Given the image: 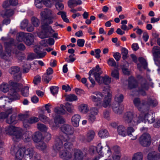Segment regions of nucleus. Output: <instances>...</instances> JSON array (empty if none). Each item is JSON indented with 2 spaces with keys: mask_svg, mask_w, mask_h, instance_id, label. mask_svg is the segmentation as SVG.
Wrapping results in <instances>:
<instances>
[{
  "mask_svg": "<svg viewBox=\"0 0 160 160\" xmlns=\"http://www.w3.org/2000/svg\"><path fill=\"white\" fill-rule=\"evenodd\" d=\"M151 138L150 135L147 133H144L140 137L139 142L143 147L149 146L151 143Z\"/></svg>",
  "mask_w": 160,
  "mask_h": 160,
  "instance_id": "obj_11",
  "label": "nucleus"
},
{
  "mask_svg": "<svg viewBox=\"0 0 160 160\" xmlns=\"http://www.w3.org/2000/svg\"><path fill=\"white\" fill-rule=\"evenodd\" d=\"M93 93L95 95L90 96V99L94 103L95 106L100 108L102 107L106 108L109 106L112 95L109 86H107L103 90V93L96 92Z\"/></svg>",
  "mask_w": 160,
  "mask_h": 160,
  "instance_id": "obj_3",
  "label": "nucleus"
},
{
  "mask_svg": "<svg viewBox=\"0 0 160 160\" xmlns=\"http://www.w3.org/2000/svg\"><path fill=\"white\" fill-rule=\"evenodd\" d=\"M148 110V108L138 115L132 112H127L123 116V120L125 123L132 126L137 125L141 121H144L145 123H152L155 121L154 117L151 112L148 111V113H146Z\"/></svg>",
  "mask_w": 160,
  "mask_h": 160,
  "instance_id": "obj_2",
  "label": "nucleus"
},
{
  "mask_svg": "<svg viewBox=\"0 0 160 160\" xmlns=\"http://www.w3.org/2000/svg\"><path fill=\"white\" fill-rule=\"evenodd\" d=\"M126 130L127 135H128L130 137H132V133L135 131L134 128L131 126H129L127 128Z\"/></svg>",
  "mask_w": 160,
  "mask_h": 160,
  "instance_id": "obj_47",
  "label": "nucleus"
},
{
  "mask_svg": "<svg viewBox=\"0 0 160 160\" xmlns=\"http://www.w3.org/2000/svg\"><path fill=\"white\" fill-rule=\"evenodd\" d=\"M73 157L72 160H83L84 156L83 152L80 150L75 149L73 151Z\"/></svg>",
  "mask_w": 160,
  "mask_h": 160,
  "instance_id": "obj_15",
  "label": "nucleus"
},
{
  "mask_svg": "<svg viewBox=\"0 0 160 160\" xmlns=\"http://www.w3.org/2000/svg\"><path fill=\"white\" fill-rule=\"evenodd\" d=\"M35 4L37 8H41L44 4L43 0H35Z\"/></svg>",
  "mask_w": 160,
  "mask_h": 160,
  "instance_id": "obj_58",
  "label": "nucleus"
},
{
  "mask_svg": "<svg viewBox=\"0 0 160 160\" xmlns=\"http://www.w3.org/2000/svg\"><path fill=\"white\" fill-rule=\"evenodd\" d=\"M60 129L65 135L55 136L52 149L55 152L59 153L61 158L69 160L72 157L70 149L72 145V142L74 139V137L72 135L73 129L68 124H64L60 128Z\"/></svg>",
  "mask_w": 160,
  "mask_h": 160,
  "instance_id": "obj_1",
  "label": "nucleus"
},
{
  "mask_svg": "<svg viewBox=\"0 0 160 160\" xmlns=\"http://www.w3.org/2000/svg\"><path fill=\"white\" fill-rule=\"evenodd\" d=\"M85 40L82 39H79L77 41V45L79 47H83L84 44Z\"/></svg>",
  "mask_w": 160,
  "mask_h": 160,
  "instance_id": "obj_63",
  "label": "nucleus"
},
{
  "mask_svg": "<svg viewBox=\"0 0 160 160\" xmlns=\"http://www.w3.org/2000/svg\"><path fill=\"white\" fill-rule=\"evenodd\" d=\"M39 49V47H38L34 49V52L37 54V56H34V55L33 53H31V59H33L36 58H41L44 57L46 54V52H40L38 50Z\"/></svg>",
  "mask_w": 160,
  "mask_h": 160,
  "instance_id": "obj_13",
  "label": "nucleus"
},
{
  "mask_svg": "<svg viewBox=\"0 0 160 160\" xmlns=\"http://www.w3.org/2000/svg\"><path fill=\"white\" fill-rule=\"evenodd\" d=\"M18 119L23 122L24 127L27 129L30 128V117L29 111H26L24 114H20L18 115Z\"/></svg>",
  "mask_w": 160,
  "mask_h": 160,
  "instance_id": "obj_9",
  "label": "nucleus"
},
{
  "mask_svg": "<svg viewBox=\"0 0 160 160\" xmlns=\"http://www.w3.org/2000/svg\"><path fill=\"white\" fill-rule=\"evenodd\" d=\"M29 21L28 20L24 19L21 22L20 24V28L22 29H25L28 26Z\"/></svg>",
  "mask_w": 160,
  "mask_h": 160,
  "instance_id": "obj_54",
  "label": "nucleus"
},
{
  "mask_svg": "<svg viewBox=\"0 0 160 160\" xmlns=\"http://www.w3.org/2000/svg\"><path fill=\"white\" fill-rule=\"evenodd\" d=\"M60 0H43L44 4L48 7H51L55 2L59 1Z\"/></svg>",
  "mask_w": 160,
  "mask_h": 160,
  "instance_id": "obj_41",
  "label": "nucleus"
},
{
  "mask_svg": "<svg viewBox=\"0 0 160 160\" xmlns=\"http://www.w3.org/2000/svg\"><path fill=\"white\" fill-rule=\"evenodd\" d=\"M95 135V132L93 130H90L87 132L85 137L83 135H81L79 137V139L83 142H89L94 139Z\"/></svg>",
  "mask_w": 160,
  "mask_h": 160,
  "instance_id": "obj_12",
  "label": "nucleus"
},
{
  "mask_svg": "<svg viewBox=\"0 0 160 160\" xmlns=\"http://www.w3.org/2000/svg\"><path fill=\"white\" fill-rule=\"evenodd\" d=\"M138 61L143 66L144 68L146 69L148 64L146 59L142 57H140L138 58Z\"/></svg>",
  "mask_w": 160,
  "mask_h": 160,
  "instance_id": "obj_55",
  "label": "nucleus"
},
{
  "mask_svg": "<svg viewBox=\"0 0 160 160\" xmlns=\"http://www.w3.org/2000/svg\"><path fill=\"white\" fill-rule=\"evenodd\" d=\"M87 119L90 123H93L96 120L95 115L90 114L87 115Z\"/></svg>",
  "mask_w": 160,
  "mask_h": 160,
  "instance_id": "obj_56",
  "label": "nucleus"
},
{
  "mask_svg": "<svg viewBox=\"0 0 160 160\" xmlns=\"http://www.w3.org/2000/svg\"><path fill=\"white\" fill-rule=\"evenodd\" d=\"M33 141L36 142H38L41 141L42 138V134L40 132L36 133L32 138Z\"/></svg>",
  "mask_w": 160,
  "mask_h": 160,
  "instance_id": "obj_34",
  "label": "nucleus"
},
{
  "mask_svg": "<svg viewBox=\"0 0 160 160\" xmlns=\"http://www.w3.org/2000/svg\"><path fill=\"white\" fill-rule=\"evenodd\" d=\"M52 14V11L48 9H45L41 12L42 18L44 19H47Z\"/></svg>",
  "mask_w": 160,
  "mask_h": 160,
  "instance_id": "obj_20",
  "label": "nucleus"
},
{
  "mask_svg": "<svg viewBox=\"0 0 160 160\" xmlns=\"http://www.w3.org/2000/svg\"><path fill=\"white\" fill-rule=\"evenodd\" d=\"M66 99L67 101L72 102L77 100L78 98L76 95L72 94L67 95L66 96Z\"/></svg>",
  "mask_w": 160,
  "mask_h": 160,
  "instance_id": "obj_43",
  "label": "nucleus"
},
{
  "mask_svg": "<svg viewBox=\"0 0 160 160\" xmlns=\"http://www.w3.org/2000/svg\"><path fill=\"white\" fill-rule=\"evenodd\" d=\"M79 111L83 114H86L89 111V108L87 104L82 103L80 104L78 108Z\"/></svg>",
  "mask_w": 160,
  "mask_h": 160,
  "instance_id": "obj_19",
  "label": "nucleus"
},
{
  "mask_svg": "<svg viewBox=\"0 0 160 160\" xmlns=\"http://www.w3.org/2000/svg\"><path fill=\"white\" fill-rule=\"evenodd\" d=\"M154 56L156 58H160V48L156 46H154L152 50Z\"/></svg>",
  "mask_w": 160,
  "mask_h": 160,
  "instance_id": "obj_31",
  "label": "nucleus"
},
{
  "mask_svg": "<svg viewBox=\"0 0 160 160\" xmlns=\"http://www.w3.org/2000/svg\"><path fill=\"white\" fill-rule=\"evenodd\" d=\"M9 86L8 84L3 82L0 85V89L1 91L6 92L9 91Z\"/></svg>",
  "mask_w": 160,
  "mask_h": 160,
  "instance_id": "obj_35",
  "label": "nucleus"
},
{
  "mask_svg": "<svg viewBox=\"0 0 160 160\" xmlns=\"http://www.w3.org/2000/svg\"><path fill=\"white\" fill-rule=\"evenodd\" d=\"M31 23L34 27H38L39 25V20L35 17H33L31 19Z\"/></svg>",
  "mask_w": 160,
  "mask_h": 160,
  "instance_id": "obj_57",
  "label": "nucleus"
},
{
  "mask_svg": "<svg viewBox=\"0 0 160 160\" xmlns=\"http://www.w3.org/2000/svg\"><path fill=\"white\" fill-rule=\"evenodd\" d=\"M99 136L102 138H108L109 136V134L108 130L106 129L100 130L98 132Z\"/></svg>",
  "mask_w": 160,
  "mask_h": 160,
  "instance_id": "obj_26",
  "label": "nucleus"
},
{
  "mask_svg": "<svg viewBox=\"0 0 160 160\" xmlns=\"http://www.w3.org/2000/svg\"><path fill=\"white\" fill-rule=\"evenodd\" d=\"M41 27L43 31L39 35V37L41 38H48L49 36V34H51L54 32L51 26L47 25H42Z\"/></svg>",
  "mask_w": 160,
  "mask_h": 160,
  "instance_id": "obj_10",
  "label": "nucleus"
},
{
  "mask_svg": "<svg viewBox=\"0 0 160 160\" xmlns=\"http://www.w3.org/2000/svg\"><path fill=\"white\" fill-rule=\"evenodd\" d=\"M14 14V11L12 9H8L6 10H3L0 12V15L4 18L6 17H7L12 16Z\"/></svg>",
  "mask_w": 160,
  "mask_h": 160,
  "instance_id": "obj_21",
  "label": "nucleus"
},
{
  "mask_svg": "<svg viewBox=\"0 0 160 160\" xmlns=\"http://www.w3.org/2000/svg\"><path fill=\"white\" fill-rule=\"evenodd\" d=\"M58 1H57V2L56 4V7L57 9L59 10H62L64 8V7L63 5L61 2H58Z\"/></svg>",
  "mask_w": 160,
  "mask_h": 160,
  "instance_id": "obj_64",
  "label": "nucleus"
},
{
  "mask_svg": "<svg viewBox=\"0 0 160 160\" xmlns=\"http://www.w3.org/2000/svg\"><path fill=\"white\" fill-rule=\"evenodd\" d=\"M37 127L38 129L42 132H46L48 129V128L46 125L40 123L37 124Z\"/></svg>",
  "mask_w": 160,
  "mask_h": 160,
  "instance_id": "obj_40",
  "label": "nucleus"
},
{
  "mask_svg": "<svg viewBox=\"0 0 160 160\" xmlns=\"http://www.w3.org/2000/svg\"><path fill=\"white\" fill-rule=\"evenodd\" d=\"M92 70H92H91L89 72V79L90 80V81L92 83V85H93L92 87H93L95 84V82L94 80L91 77V76L92 75H92L93 73V72Z\"/></svg>",
  "mask_w": 160,
  "mask_h": 160,
  "instance_id": "obj_62",
  "label": "nucleus"
},
{
  "mask_svg": "<svg viewBox=\"0 0 160 160\" xmlns=\"http://www.w3.org/2000/svg\"><path fill=\"white\" fill-rule=\"evenodd\" d=\"M96 151L98 154L101 156V157H102L104 156V153L102 151L103 147L101 143H99L96 147Z\"/></svg>",
  "mask_w": 160,
  "mask_h": 160,
  "instance_id": "obj_42",
  "label": "nucleus"
},
{
  "mask_svg": "<svg viewBox=\"0 0 160 160\" xmlns=\"http://www.w3.org/2000/svg\"><path fill=\"white\" fill-rule=\"evenodd\" d=\"M50 89L51 92L53 95L57 94L58 91V87L55 86H52L50 87Z\"/></svg>",
  "mask_w": 160,
  "mask_h": 160,
  "instance_id": "obj_52",
  "label": "nucleus"
},
{
  "mask_svg": "<svg viewBox=\"0 0 160 160\" xmlns=\"http://www.w3.org/2000/svg\"><path fill=\"white\" fill-rule=\"evenodd\" d=\"M111 75L112 77L116 79H119V73L118 71L116 69L112 71Z\"/></svg>",
  "mask_w": 160,
  "mask_h": 160,
  "instance_id": "obj_49",
  "label": "nucleus"
},
{
  "mask_svg": "<svg viewBox=\"0 0 160 160\" xmlns=\"http://www.w3.org/2000/svg\"><path fill=\"white\" fill-rule=\"evenodd\" d=\"M11 55V51H6L5 52H2L0 53V56L6 61L9 60V58Z\"/></svg>",
  "mask_w": 160,
  "mask_h": 160,
  "instance_id": "obj_30",
  "label": "nucleus"
},
{
  "mask_svg": "<svg viewBox=\"0 0 160 160\" xmlns=\"http://www.w3.org/2000/svg\"><path fill=\"white\" fill-rule=\"evenodd\" d=\"M124 97L122 94L118 93L114 97V100L116 103H119L123 102Z\"/></svg>",
  "mask_w": 160,
  "mask_h": 160,
  "instance_id": "obj_36",
  "label": "nucleus"
},
{
  "mask_svg": "<svg viewBox=\"0 0 160 160\" xmlns=\"http://www.w3.org/2000/svg\"><path fill=\"white\" fill-rule=\"evenodd\" d=\"M82 2L81 0H69L68 2V6L72 8L73 6H77L82 4Z\"/></svg>",
  "mask_w": 160,
  "mask_h": 160,
  "instance_id": "obj_28",
  "label": "nucleus"
},
{
  "mask_svg": "<svg viewBox=\"0 0 160 160\" xmlns=\"http://www.w3.org/2000/svg\"><path fill=\"white\" fill-rule=\"evenodd\" d=\"M141 84V88H139L137 92L139 94L145 96L146 95L145 90H148V87L145 80H143Z\"/></svg>",
  "mask_w": 160,
  "mask_h": 160,
  "instance_id": "obj_16",
  "label": "nucleus"
},
{
  "mask_svg": "<svg viewBox=\"0 0 160 160\" xmlns=\"http://www.w3.org/2000/svg\"><path fill=\"white\" fill-rule=\"evenodd\" d=\"M20 70V69L19 67L15 66L11 67L9 69V72L10 74L14 75L19 73Z\"/></svg>",
  "mask_w": 160,
  "mask_h": 160,
  "instance_id": "obj_29",
  "label": "nucleus"
},
{
  "mask_svg": "<svg viewBox=\"0 0 160 160\" xmlns=\"http://www.w3.org/2000/svg\"><path fill=\"white\" fill-rule=\"evenodd\" d=\"M81 118L80 115L78 114H74L72 116L71 118V122L74 127H77L79 126Z\"/></svg>",
  "mask_w": 160,
  "mask_h": 160,
  "instance_id": "obj_18",
  "label": "nucleus"
},
{
  "mask_svg": "<svg viewBox=\"0 0 160 160\" xmlns=\"http://www.w3.org/2000/svg\"><path fill=\"white\" fill-rule=\"evenodd\" d=\"M17 115L16 114H13L12 115L10 118H8L6 120V122L9 124L16 123Z\"/></svg>",
  "mask_w": 160,
  "mask_h": 160,
  "instance_id": "obj_32",
  "label": "nucleus"
},
{
  "mask_svg": "<svg viewBox=\"0 0 160 160\" xmlns=\"http://www.w3.org/2000/svg\"><path fill=\"white\" fill-rule=\"evenodd\" d=\"M160 158V153L155 151L149 152L147 156L148 160H159Z\"/></svg>",
  "mask_w": 160,
  "mask_h": 160,
  "instance_id": "obj_17",
  "label": "nucleus"
},
{
  "mask_svg": "<svg viewBox=\"0 0 160 160\" xmlns=\"http://www.w3.org/2000/svg\"><path fill=\"white\" fill-rule=\"evenodd\" d=\"M24 148H20L17 152L15 154L16 160H21L24 156Z\"/></svg>",
  "mask_w": 160,
  "mask_h": 160,
  "instance_id": "obj_24",
  "label": "nucleus"
},
{
  "mask_svg": "<svg viewBox=\"0 0 160 160\" xmlns=\"http://www.w3.org/2000/svg\"><path fill=\"white\" fill-rule=\"evenodd\" d=\"M48 19L47 23L48 24H51L53 22V20H56L58 18L57 15L55 14H53L51 15Z\"/></svg>",
  "mask_w": 160,
  "mask_h": 160,
  "instance_id": "obj_46",
  "label": "nucleus"
},
{
  "mask_svg": "<svg viewBox=\"0 0 160 160\" xmlns=\"http://www.w3.org/2000/svg\"><path fill=\"white\" fill-rule=\"evenodd\" d=\"M112 108L113 111L118 114H121L123 110V107L122 104L114 102L112 104Z\"/></svg>",
  "mask_w": 160,
  "mask_h": 160,
  "instance_id": "obj_14",
  "label": "nucleus"
},
{
  "mask_svg": "<svg viewBox=\"0 0 160 160\" xmlns=\"http://www.w3.org/2000/svg\"><path fill=\"white\" fill-rule=\"evenodd\" d=\"M90 114L93 115H97L98 113V110L97 108L95 107H92L90 109H89Z\"/></svg>",
  "mask_w": 160,
  "mask_h": 160,
  "instance_id": "obj_50",
  "label": "nucleus"
},
{
  "mask_svg": "<svg viewBox=\"0 0 160 160\" xmlns=\"http://www.w3.org/2000/svg\"><path fill=\"white\" fill-rule=\"evenodd\" d=\"M29 33H25L21 32L19 33L18 36L17 38V41L19 42H22L25 40L27 36H29Z\"/></svg>",
  "mask_w": 160,
  "mask_h": 160,
  "instance_id": "obj_25",
  "label": "nucleus"
},
{
  "mask_svg": "<svg viewBox=\"0 0 160 160\" xmlns=\"http://www.w3.org/2000/svg\"><path fill=\"white\" fill-rule=\"evenodd\" d=\"M41 77L39 75L35 76L33 80V82L34 85H37L41 82Z\"/></svg>",
  "mask_w": 160,
  "mask_h": 160,
  "instance_id": "obj_60",
  "label": "nucleus"
},
{
  "mask_svg": "<svg viewBox=\"0 0 160 160\" xmlns=\"http://www.w3.org/2000/svg\"><path fill=\"white\" fill-rule=\"evenodd\" d=\"M17 2V1H15V3L13 2H10V0H7L5 1L2 4V6L4 8H6L9 6L11 5H14L15 3H16Z\"/></svg>",
  "mask_w": 160,
  "mask_h": 160,
  "instance_id": "obj_48",
  "label": "nucleus"
},
{
  "mask_svg": "<svg viewBox=\"0 0 160 160\" xmlns=\"http://www.w3.org/2000/svg\"><path fill=\"white\" fill-rule=\"evenodd\" d=\"M36 146L38 149L44 151L46 149L47 145L45 143L41 141L36 144Z\"/></svg>",
  "mask_w": 160,
  "mask_h": 160,
  "instance_id": "obj_38",
  "label": "nucleus"
},
{
  "mask_svg": "<svg viewBox=\"0 0 160 160\" xmlns=\"http://www.w3.org/2000/svg\"><path fill=\"white\" fill-rule=\"evenodd\" d=\"M12 113V108H9L6 111V112H2L0 113V119H4L7 118L8 115Z\"/></svg>",
  "mask_w": 160,
  "mask_h": 160,
  "instance_id": "obj_37",
  "label": "nucleus"
},
{
  "mask_svg": "<svg viewBox=\"0 0 160 160\" xmlns=\"http://www.w3.org/2000/svg\"><path fill=\"white\" fill-rule=\"evenodd\" d=\"M127 23V21L126 20H122L121 22L122 25L121 26V28L124 30H128L129 29L128 27L126 24Z\"/></svg>",
  "mask_w": 160,
  "mask_h": 160,
  "instance_id": "obj_59",
  "label": "nucleus"
},
{
  "mask_svg": "<svg viewBox=\"0 0 160 160\" xmlns=\"http://www.w3.org/2000/svg\"><path fill=\"white\" fill-rule=\"evenodd\" d=\"M143 155L142 153L140 152L134 153L132 157V160H142Z\"/></svg>",
  "mask_w": 160,
  "mask_h": 160,
  "instance_id": "obj_33",
  "label": "nucleus"
},
{
  "mask_svg": "<svg viewBox=\"0 0 160 160\" xmlns=\"http://www.w3.org/2000/svg\"><path fill=\"white\" fill-rule=\"evenodd\" d=\"M13 43V41L12 39H11L8 42H4V46L6 51H11L10 49Z\"/></svg>",
  "mask_w": 160,
  "mask_h": 160,
  "instance_id": "obj_39",
  "label": "nucleus"
},
{
  "mask_svg": "<svg viewBox=\"0 0 160 160\" xmlns=\"http://www.w3.org/2000/svg\"><path fill=\"white\" fill-rule=\"evenodd\" d=\"M93 75L95 79L99 84L104 83L106 85H108L111 82V78L105 75L103 77H101L100 75L102 72L99 68V65H97L96 67L93 68Z\"/></svg>",
  "mask_w": 160,
  "mask_h": 160,
  "instance_id": "obj_7",
  "label": "nucleus"
},
{
  "mask_svg": "<svg viewBox=\"0 0 160 160\" xmlns=\"http://www.w3.org/2000/svg\"><path fill=\"white\" fill-rule=\"evenodd\" d=\"M65 107L67 111L70 113H72L74 110V106L71 104L67 103L65 105Z\"/></svg>",
  "mask_w": 160,
  "mask_h": 160,
  "instance_id": "obj_45",
  "label": "nucleus"
},
{
  "mask_svg": "<svg viewBox=\"0 0 160 160\" xmlns=\"http://www.w3.org/2000/svg\"><path fill=\"white\" fill-rule=\"evenodd\" d=\"M9 84L11 87L9 92L10 100H15L19 99L20 96L17 92L20 89H21V94L23 96L27 97L29 95V87L25 86L23 87L22 84L13 81H10Z\"/></svg>",
  "mask_w": 160,
  "mask_h": 160,
  "instance_id": "obj_5",
  "label": "nucleus"
},
{
  "mask_svg": "<svg viewBox=\"0 0 160 160\" xmlns=\"http://www.w3.org/2000/svg\"><path fill=\"white\" fill-rule=\"evenodd\" d=\"M58 15H61V17L63 20L66 22H69V20L66 18V13L64 12H59L57 13Z\"/></svg>",
  "mask_w": 160,
  "mask_h": 160,
  "instance_id": "obj_53",
  "label": "nucleus"
},
{
  "mask_svg": "<svg viewBox=\"0 0 160 160\" xmlns=\"http://www.w3.org/2000/svg\"><path fill=\"white\" fill-rule=\"evenodd\" d=\"M117 131L118 134L124 137L127 135L126 128L122 125L118 126L117 128Z\"/></svg>",
  "mask_w": 160,
  "mask_h": 160,
  "instance_id": "obj_23",
  "label": "nucleus"
},
{
  "mask_svg": "<svg viewBox=\"0 0 160 160\" xmlns=\"http://www.w3.org/2000/svg\"><path fill=\"white\" fill-rule=\"evenodd\" d=\"M52 77L50 75L44 74L42 77V79L46 83H48L51 80Z\"/></svg>",
  "mask_w": 160,
  "mask_h": 160,
  "instance_id": "obj_51",
  "label": "nucleus"
},
{
  "mask_svg": "<svg viewBox=\"0 0 160 160\" xmlns=\"http://www.w3.org/2000/svg\"><path fill=\"white\" fill-rule=\"evenodd\" d=\"M54 112L56 114L55 116L54 114H52V117L54 118V124L49 118L44 114H40L38 116L39 120L44 123L48 122L52 130H55L59 127L60 124L63 123L65 120L62 117L58 115L64 114L66 112L65 110L62 107H57L54 110Z\"/></svg>",
  "mask_w": 160,
  "mask_h": 160,
  "instance_id": "obj_4",
  "label": "nucleus"
},
{
  "mask_svg": "<svg viewBox=\"0 0 160 160\" xmlns=\"http://www.w3.org/2000/svg\"><path fill=\"white\" fill-rule=\"evenodd\" d=\"M23 130L22 131V135L21 138L18 141L22 138L24 142H28L30 141V134L29 131H27L25 132L22 135Z\"/></svg>",
  "mask_w": 160,
  "mask_h": 160,
  "instance_id": "obj_27",
  "label": "nucleus"
},
{
  "mask_svg": "<svg viewBox=\"0 0 160 160\" xmlns=\"http://www.w3.org/2000/svg\"><path fill=\"white\" fill-rule=\"evenodd\" d=\"M14 53L16 55L17 58L19 60L22 61L25 58L24 55H23L21 52L16 50L14 51Z\"/></svg>",
  "mask_w": 160,
  "mask_h": 160,
  "instance_id": "obj_44",
  "label": "nucleus"
},
{
  "mask_svg": "<svg viewBox=\"0 0 160 160\" xmlns=\"http://www.w3.org/2000/svg\"><path fill=\"white\" fill-rule=\"evenodd\" d=\"M138 84L137 81L133 77H130L128 79V88L130 89L136 88Z\"/></svg>",
  "mask_w": 160,
  "mask_h": 160,
  "instance_id": "obj_22",
  "label": "nucleus"
},
{
  "mask_svg": "<svg viewBox=\"0 0 160 160\" xmlns=\"http://www.w3.org/2000/svg\"><path fill=\"white\" fill-rule=\"evenodd\" d=\"M22 129L12 126L9 125L5 128V132L6 134L12 135L15 142H18L22 135Z\"/></svg>",
  "mask_w": 160,
  "mask_h": 160,
  "instance_id": "obj_8",
  "label": "nucleus"
},
{
  "mask_svg": "<svg viewBox=\"0 0 160 160\" xmlns=\"http://www.w3.org/2000/svg\"><path fill=\"white\" fill-rule=\"evenodd\" d=\"M133 103L138 110L142 113L150 107H155L157 105L158 102L155 99L149 98L146 101L142 100L141 102L139 98H135L133 101Z\"/></svg>",
  "mask_w": 160,
  "mask_h": 160,
  "instance_id": "obj_6",
  "label": "nucleus"
},
{
  "mask_svg": "<svg viewBox=\"0 0 160 160\" xmlns=\"http://www.w3.org/2000/svg\"><path fill=\"white\" fill-rule=\"evenodd\" d=\"M128 53V50L125 48H123L122 50V58L124 60L127 57V54Z\"/></svg>",
  "mask_w": 160,
  "mask_h": 160,
  "instance_id": "obj_61",
  "label": "nucleus"
}]
</instances>
